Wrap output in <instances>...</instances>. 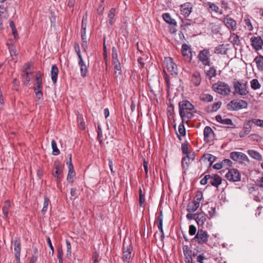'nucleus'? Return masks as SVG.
<instances>
[{
	"mask_svg": "<svg viewBox=\"0 0 263 263\" xmlns=\"http://www.w3.org/2000/svg\"><path fill=\"white\" fill-rule=\"evenodd\" d=\"M58 258L59 260V263H62L63 260H62V252L59 251L58 252Z\"/></svg>",
	"mask_w": 263,
	"mask_h": 263,
	"instance_id": "nucleus-64",
	"label": "nucleus"
},
{
	"mask_svg": "<svg viewBox=\"0 0 263 263\" xmlns=\"http://www.w3.org/2000/svg\"><path fill=\"white\" fill-rule=\"evenodd\" d=\"M228 109L231 110H238L248 107L247 102L241 99L232 100L228 104Z\"/></svg>",
	"mask_w": 263,
	"mask_h": 263,
	"instance_id": "nucleus-2",
	"label": "nucleus"
},
{
	"mask_svg": "<svg viewBox=\"0 0 263 263\" xmlns=\"http://www.w3.org/2000/svg\"><path fill=\"white\" fill-rule=\"evenodd\" d=\"M204 140L206 142H210L213 141L214 137V132L212 129L208 126H205L203 131Z\"/></svg>",
	"mask_w": 263,
	"mask_h": 263,
	"instance_id": "nucleus-12",
	"label": "nucleus"
},
{
	"mask_svg": "<svg viewBox=\"0 0 263 263\" xmlns=\"http://www.w3.org/2000/svg\"><path fill=\"white\" fill-rule=\"evenodd\" d=\"M222 162L223 167L230 166L232 165V162L229 159H224Z\"/></svg>",
	"mask_w": 263,
	"mask_h": 263,
	"instance_id": "nucleus-58",
	"label": "nucleus"
},
{
	"mask_svg": "<svg viewBox=\"0 0 263 263\" xmlns=\"http://www.w3.org/2000/svg\"><path fill=\"white\" fill-rule=\"evenodd\" d=\"M133 248L131 245L125 246V240L123 243V257L122 259L124 262H129L132 256V252Z\"/></svg>",
	"mask_w": 263,
	"mask_h": 263,
	"instance_id": "nucleus-5",
	"label": "nucleus"
},
{
	"mask_svg": "<svg viewBox=\"0 0 263 263\" xmlns=\"http://www.w3.org/2000/svg\"><path fill=\"white\" fill-rule=\"evenodd\" d=\"M14 251L16 260H20L21 252V240L18 238H15L13 240Z\"/></svg>",
	"mask_w": 263,
	"mask_h": 263,
	"instance_id": "nucleus-13",
	"label": "nucleus"
},
{
	"mask_svg": "<svg viewBox=\"0 0 263 263\" xmlns=\"http://www.w3.org/2000/svg\"><path fill=\"white\" fill-rule=\"evenodd\" d=\"M202 158L205 160H207L209 162L210 165H212L214 162V157L212 154H205L202 156Z\"/></svg>",
	"mask_w": 263,
	"mask_h": 263,
	"instance_id": "nucleus-44",
	"label": "nucleus"
},
{
	"mask_svg": "<svg viewBox=\"0 0 263 263\" xmlns=\"http://www.w3.org/2000/svg\"><path fill=\"white\" fill-rule=\"evenodd\" d=\"M74 49L76 52L77 53V54L78 56V58L79 59L82 58V56L81 53L80 46L78 44H77V43L74 44Z\"/></svg>",
	"mask_w": 263,
	"mask_h": 263,
	"instance_id": "nucleus-49",
	"label": "nucleus"
},
{
	"mask_svg": "<svg viewBox=\"0 0 263 263\" xmlns=\"http://www.w3.org/2000/svg\"><path fill=\"white\" fill-rule=\"evenodd\" d=\"M229 40L233 45H239L240 44L239 36L234 33L231 34Z\"/></svg>",
	"mask_w": 263,
	"mask_h": 263,
	"instance_id": "nucleus-31",
	"label": "nucleus"
},
{
	"mask_svg": "<svg viewBox=\"0 0 263 263\" xmlns=\"http://www.w3.org/2000/svg\"><path fill=\"white\" fill-rule=\"evenodd\" d=\"M250 85L251 88L253 90H257L259 89L261 87V85L258 80L256 79H254L250 81Z\"/></svg>",
	"mask_w": 263,
	"mask_h": 263,
	"instance_id": "nucleus-36",
	"label": "nucleus"
},
{
	"mask_svg": "<svg viewBox=\"0 0 263 263\" xmlns=\"http://www.w3.org/2000/svg\"><path fill=\"white\" fill-rule=\"evenodd\" d=\"M178 132L181 136H184L185 135V134H186L185 129L183 124L179 125V126L178 127Z\"/></svg>",
	"mask_w": 263,
	"mask_h": 263,
	"instance_id": "nucleus-54",
	"label": "nucleus"
},
{
	"mask_svg": "<svg viewBox=\"0 0 263 263\" xmlns=\"http://www.w3.org/2000/svg\"><path fill=\"white\" fill-rule=\"evenodd\" d=\"M227 49L225 48L224 45H219L216 47L215 50V53L220 54H225L226 53Z\"/></svg>",
	"mask_w": 263,
	"mask_h": 263,
	"instance_id": "nucleus-39",
	"label": "nucleus"
},
{
	"mask_svg": "<svg viewBox=\"0 0 263 263\" xmlns=\"http://www.w3.org/2000/svg\"><path fill=\"white\" fill-rule=\"evenodd\" d=\"M227 179L233 182L238 181L240 180L241 175L240 173L235 169H231L226 174Z\"/></svg>",
	"mask_w": 263,
	"mask_h": 263,
	"instance_id": "nucleus-4",
	"label": "nucleus"
},
{
	"mask_svg": "<svg viewBox=\"0 0 263 263\" xmlns=\"http://www.w3.org/2000/svg\"><path fill=\"white\" fill-rule=\"evenodd\" d=\"M194 239L199 243H202L207 240L208 235L205 231H197Z\"/></svg>",
	"mask_w": 263,
	"mask_h": 263,
	"instance_id": "nucleus-17",
	"label": "nucleus"
},
{
	"mask_svg": "<svg viewBox=\"0 0 263 263\" xmlns=\"http://www.w3.org/2000/svg\"><path fill=\"white\" fill-rule=\"evenodd\" d=\"M181 149L182 151V153L186 155H189L188 152H187V143H183L181 145Z\"/></svg>",
	"mask_w": 263,
	"mask_h": 263,
	"instance_id": "nucleus-55",
	"label": "nucleus"
},
{
	"mask_svg": "<svg viewBox=\"0 0 263 263\" xmlns=\"http://www.w3.org/2000/svg\"><path fill=\"white\" fill-rule=\"evenodd\" d=\"M230 157L234 161L241 163L248 161V157L241 152H233L230 154Z\"/></svg>",
	"mask_w": 263,
	"mask_h": 263,
	"instance_id": "nucleus-6",
	"label": "nucleus"
},
{
	"mask_svg": "<svg viewBox=\"0 0 263 263\" xmlns=\"http://www.w3.org/2000/svg\"><path fill=\"white\" fill-rule=\"evenodd\" d=\"M215 91L222 96L229 95L231 92L230 86L224 82L215 84Z\"/></svg>",
	"mask_w": 263,
	"mask_h": 263,
	"instance_id": "nucleus-3",
	"label": "nucleus"
},
{
	"mask_svg": "<svg viewBox=\"0 0 263 263\" xmlns=\"http://www.w3.org/2000/svg\"><path fill=\"white\" fill-rule=\"evenodd\" d=\"M244 27L246 29L251 31L253 30V26L252 24L250 18H249V16H246L244 20Z\"/></svg>",
	"mask_w": 263,
	"mask_h": 263,
	"instance_id": "nucleus-26",
	"label": "nucleus"
},
{
	"mask_svg": "<svg viewBox=\"0 0 263 263\" xmlns=\"http://www.w3.org/2000/svg\"><path fill=\"white\" fill-rule=\"evenodd\" d=\"M66 244L67 248V255L68 256H70L71 254V246L70 242L67 239L66 240Z\"/></svg>",
	"mask_w": 263,
	"mask_h": 263,
	"instance_id": "nucleus-51",
	"label": "nucleus"
},
{
	"mask_svg": "<svg viewBox=\"0 0 263 263\" xmlns=\"http://www.w3.org/2000/svg\"><path fill=\"white\" fill-rule=\"evenodd\" d=\"M200 99L202 101L209 102L213 100V97L211 95L204 93L200 96Z\"/></svg>",
	"mask_w": 263,
	"mask_h": 263,
	"instance_id": "nucleus-37",
	"label": "nucleus"
},
{
	"mask_svg": "<svg viewBox=\"0 0 263 263\" xmlns=\"http://www.w3.org/2000/svg\"><path fill=\"white\" fill-rule=\"evenodd\" d=\"M112 62L119 61L118 58V51L117 49L114 47L112 48Z\"/></svg>",
	"mask_w": 263,
	"mask_h": 263,
	"instance_id": "nucleus-47",
	"label": "nucleus"
},
{
	"mask_svg": "<svg viewBox=\"0 0 263 263\" xmlns=\"http://www.w3.org/2000/svg\"><path fill=\"white\" fill-rule=\"evenodd\" d=\"M191 110L180 111L179 114L181 116L182 122L187 123L189 119H192L194 115L191 112Z\"/></svg>",
	"mask_w": 263,
	"mask_h": 263,
	"instance_id": "nucleus-20",
	"label": "nucleus"
},
{
	"mask_svg": "<svg viewBox=\"0 0 263 263\" xmlns=\"http://www.w3.org/2000/svg\"><path fill=\"white\" fill-rule=\"evenodd\" d=\"M183 252L185 256V261L186 263H192V252L188 246L185 245L183 247Z\"/></svg>",
	"mask_w": 263,
	"mask_h": 263,
	"instance_id": "nucleus-14",
	"label": "nucleus"
},
{
	"mask_svg": "<svg viewBox=\"0 0 263 263\" xmlns=\"http://www.w3.org/2000/svg\"><path fill=\"white\" fill-rule=\"evenodd\" d=\"M179 111L184 110H192L194 106L189 101L183 100L179 103Z\"/></svg>",
	"mask_w": 263,
	"mask_h": 263,
	"instance_id": "nucleus-16",
	"label": "nucleus"
},
{
	"mask_svg": "<svg viewBox=\"0 0 263 263\" xmlns=\"http://www.w3.org/2000/svg\"><path fill=\"white\" fill-rule=\"evenodd\" d=\"M210 53L208 50H203L201 51L198 55V59L205 66L210 65Z\"/></svg>",
	"mask_w": 263,
	"mask_h": 263,
	"instance_id": "nucleus-10",
	"label": "nucleus"
},
{
	"mask_svg": "<svg viewBox=\"0 0 263 263\" xmlns=\"http://www.w3.org/2000/svg\"><path fill=\"white\" fill-rule=\"evenodd\" d=\"M7 45L8 47L10 55L12 57V60L14 61V62H16V58H14V57H16L17 53H16L14 45L11 41H8L7 43Z\"/></svg>",
	"mask_w": 263,
	"mask_h": 263,
	"instance_id": "nucleus-21",
	"label": "nucleus"
},
{
	"mask_svg": "<svg viewBox=\"0 0 263 263\" xmlns=\"http://www.w3.org/2000/svg\"><path fill=\"white\" fill-rule=\"evenodd\" d=\"M252 47L258 51L262 49L263 41L260 36H253L250 39Z\"/></svg>",
	"mask_w": 263,
	"mask_h": 263,
	"instance_id": "nucleus-9",
	"label": "nucleus"
},
{
	"mask_svg": "<svg viewBox=\"0 0 263 263\" xmlns=\"http://www.w3.org/2000/svg\"><path fill=\"white\" fill-rule=\"evenodd\" d=\"M11 206V204L9 201L7 200L5 201V204L3 207L2 211L4 214V218L7 219L8 216V213L9 209Z\"/></svg>",
	"mask_w": 263,
	"mask_h": 263,
	"instance_id": "nucleus-29",
	"label": "nucleus"
},
{
	"mask_svg": "<svg viewBox=\"0 0 263 263\" xmlns=\"http://www.w3.org/2000/svg\"><path fill=\"white\" fill-rule=\"evenodd\" d=\"M196 197L197 198L196 200L189 203L187 209L189 212H194L198 208L200 200L202 198L201 193H198L197 194Z\"/></svg>",
	"mask_w": 263,
	"mask_h": 263,
	"instance_id": "nucleus-8",
	"label": "nucleus"
},
{
	"mask_svg": "<svg viewBox=\"0 0 263 263\" xmlns=\"http://www.w3.org/2000/svg\"><path fill=\"white\" fill-rule=\"evenodd\" d=\"M54 169V171H53L52 175L54 177H56L57 180H58L60 179L61 174L62 173V167L60 164L55 163Z\"/></svg>",
	"mask_w": 263,
	"mask_h": 263,
	"instance_id": "nucleus-22",
	"label": "nucleus"
},
{
	"mask_svg": "<svg viewBox=\"0 0 263 263\" xmlns=\"http://www.w3.org/2000/svg\"><path fill=\"white\" fill-rule=\"evenodd\" d=\"M182 53L186 60L190 61L192 60V53L189 46L186 44L182 46Z\"/></svg>",
	"mask_w": 263,
	"mask_h": 263,
	"instance_id": "nucleus-18",
	"label": "nucleus"
},
{
	"mask_svg": "<svg viewBox=\"0 0 263 263\" xmlns=\"http://www.w3.org/2000/svg\"><path fill=\"white\" fill-rule=\"evenodd\" d=\"M192 9V4L191 3H185L180 6V11L181 14L185 17L188 16Z\"/></svg>",
	"mask_w": 263,
	"mask_h": 263,
	"instance_id": "nucleus-11",
	"label": "nucleus"
},
{
	"mask_svg": "<svg viewBox=\"0 0 263 263\" xmlns=\"http://www.w3.org/2000/svg\"><path fill=\"white\" fill-rule=\"evenodd\" d=\"M59 74V69L55 65H53L51 67V80L53 83H55L57 81V78Z\"/></svg>",
	"mask_w": 263,
	"mask_h": 263,
	"instance_id": "nucleus-24",
	"label": "nucleus"
},
{
	"mask_svg": "<svg viewBox=\"0 0 263 263\" xmlns=\"http://www.w3.org/2000/svg\"><path fill=\"white\" fill-rule=\"evenodd\" d=\"M9 25L12 29V32L14 37L16 38V36L17 35V33L14 22L13 21H11L10 22Z\"/></svg>",
	"mask_w": 263,
	"mask_h": 263,
	"instance_id": "nucleus-50",
	"label": "nucleus"
},
{
	"mask_svg": "<svg viewBox=\"0 0 263 263\" xmlns=\"http://www.w3.org/2000/svg\"><path fill=\"white\" fill-rule=\"evenodd\" d=\"M162 17L164 21L167 24L172 26H177L176 21L171 17V15L168 13L163 14Z\"/></svg>",
	"mask_w": 263,
	"mask_h": 263,
	"instance_id": "nucleus-25",
	"label": "nucleus"
},
{
	"mask_svg": "<svg viewBox=\"0 0 263 263\" xmlns=\"http://www.w3.org/2000/svg\"><path fill=\"white\" fill-rule=\"evenodd\" d=\"M49 203H50L49 199L47 197H45L44 198L43 208L42 210L43 213H44L45 212H46L47 211V210L48 209V207L49 205Z\"/></svg>",
	"mask_w": 263,
	"mask_h": 263,
	"instance_id": "nucleus-46",
	"label": "nucleus"
},
{
	"mask_svg": "<svg viewBox=\"0 0 263 263\" xmlns=\"http://www.w3.org/2000/svg\"><path fill=\"white\" fill-rule=\"evenodd\" d=\"M216 120L219 123L224 125H232L233 123L231 119L228 118L222 119L220 115L216 116Z\"/></svg>",
	"mask_w": 263,
	"mask_h": 263,
	"instance_id": "nucleus-27",
	"label": "nucleus"
},
{
	"mask_svg": "<svg viewBox=\"0 0 263 263\" xmlns=\"http://www.w3.org/2000/svg\"><path fill=\"white\" fill-rule=\"evenodd\" d=\"M116 15V9L115 8H111L108 14V25L109 26H112L113 23V20Z\"/></svg>",
	"mask_w": 263,
	"mask_h": 263,
	"instance_id": "nucleus-33",
	"label": "nucleus"
},
{
	"mask_svg": "<svg viewBox=\"0 0 263 263\" xmlns=\"http://www.w3.org/2000/svg\"><path fill=\"white\" fill-rule=\"evenodd\" d=\"M42 81H36L35 86L34 87L35 90H42Z\"/></svg>",
	"mask_w": 263,
	"mask_h": 263,
	"instance_id": "nucleus-60",
	"label": "nucleus"
},
{
	"mask_svg": "<svg viewBox=\"0 0 263 263\" xmlns=\"http://www.w3.org/2000/svg\"><path fill=\"white\" fill-rule=\"evenodd\" d=\"M51 147L52 149V154L53 155L57 156L60 154V151L57 147V143L54 140L51 141Z\"/></svg>",
	"mask_w": 263,
	"mask_h": 263,
	"instance_id": "nucleus-40",
	"label": "nucleus"
},
{
	"mask_svg": "<svg viewBox=\"0 0 263 263\" xmlns=\"http://www.w3.org/2000/svg\"><path fill=\"white\" fill-rule=\"evenodd\" d=\"M223 22L225 24V25L229 29L235 31L237 29V23L236 21L230 18L227 17L224 18Z\"/></svg>",
	"mask_w": 263,
	"mask_h": 263,
	"instance_id": "nucleus-15",
	"label": "nucleus"
},
{
	"mask_svg": "<svg viewBox=\"0 0 263 263\" xmlns=\"http://www.w3.org/2000/svg\"><path fill=\"white\" fill-rule=\"evenodd\" d=\"M36 91V96L38 99H41L42 98L43 93L42 90H37Z\"/></svg>",
	"mask_w": 263,
	"mask_h": 263,
	"instance_id": "nucleus-62",
	"label": "nucleus"
},
{
	"mask_svg": "<svg viewBox=\"0 0 263 263\" xmlns=\"http://www.w3.org/2000/svg\"><path fill=\"white\" fill-rule=\"evenodd\" d=\"M233 94L240 96H245L249 93V88L247 82L243 80H234L233 82Z\"/></svg>",
	"mask_w": 263,
	"mask_h": 263,
	"instance_id": "nucleus-1",
	"label": "nucleus"
},
{
	"mask_svg": "<svg viewBox=\"0 0 263 263\" xmlns=\"http://www.w3.org/2000/svg\"><path fill=\"white\" fill-rule=\"evenodd\" d=\"M46 239H47V243H48L49 248H50V249L52 251V252L53 253V252H54V248H53V246L52 245L50 238H49V236H47L46 237Z\"/></svg>",
	"mask_w": 263,
	"mask_h": 263,
	"instance_id": "nucleus-61",
	"label": "nucleus"
},
{
	"mask_svg": "<svg viewBox=\"0 0 263 263\" xmlns=\"http://www.w3.org/2000/svg\"><path fill=\"white\" fill-rule=\"evenodd\" d=\"M30 74H31V72H29L28 71H26L23 75V80L25 85H27L29 83L30 80V78L29 77Z\"/></svg>",
	"mask_w": 263,
	"mask_h": 263,
	"instance_id": "nucleus-42",
	"label": "nucleus"
},
{
	"mask_svg": "<svg viewBox=\"0 0 263 263\" xmlns=\"http://www.w3.org/2000/svg\"><path fill=\"white\" fill-rule=\"evenodd\" d=\"M254 61L257 65L258 70H263V57L261 55L256 57L254 59Z\"/></svg>",
	"mask_w": 263,
	"mask_h": 263,
	"instance_id": "nucleus-35",
	"label": "nucleus"
},
{
	"mask_svg": "<svg viewBox=\"0 0 263 263\" xmlns=\"http://www.w3.org/2000/svg\"><path fill=\"white\" fill-rule=\"evenodd\" d=\"M97 133H98V139L100 142L102 141V138L103 137L102 130L100 125L98 124L97 127Z\"/></svg>",
	"mask_w": 263,
	"mask_h": 263,
	"instance_id": "nucleus-53",
	"label": "nucleus"
},
{
	"mask_svg": "<svg viewBox=\"0 0 263 263\" xmlns=\"http://www.w3.org/2000/svg\"><path fill=\"white\" fill-rule=\"evenodd\" d=\"M223 167L222 162L216 163L215 164V169H220Z\"/></svg>",
	"mask_w": 263,
	"mask_h": 263,
	"instance_id": "nucleus-63",
	"label": "nucleus"
},
{
	"mask_svg": "<svg viewBox=\"0 0 263 263\" xmlns=\"http://www.w3.org/2000/svg\"><path fill=\"white\" fill-rule=\"evenodd\" d=\"M78 122L80 128L82 130L85 129V123L83 121V118L81 116H79L78 117Z\"/></svg>",
	"mask_w": 263,
	"mask_h": 263,
	"instance_id": "nucleus-48",
	"label": "nucleus"
},
{
	"mask_svg": "<svg viewBox=\"0 0 263 263\" xmlns=\"http://www.w3.org/2000/svg\"><path fill=\"white\" fill-rule=\"evenodd\" d=\"M76 173L74 170H70L68 171L67 179L68 181L72 182L73 181V178L75 176Z\"/></svg>",
	"mask_w": 263,
	"mask_h": 263,
	"instance_id": "nucleus-45",
	"label": "nucleus"
},
{
	"mask_svg": "<svg viewBox=\"0 0 263 263\" xmlns=\"http://www.w3.org/2000/svg\"><path fill=\"white\" fill-rule=\"evenodd\" d=\"M206 259V258L203 254H200L197 257V261L199 263H204L203 260Z\"/></svg>",
	"mask_w": 263,
	"mask_h": 263,
	"instance_id": "nucleus-56",
	"label": "nucleus"
},
{
	"mask_svg": "<svg viewBox=\"0 0 263 263\" xmlns=\"http://www.w3.org/2000/svg\"><path fill=\"white\" fill-rule=\"evenodd\" d=\"M86 18L85 19L84 17H83L82 21V25H81V28L82 30V31H86Z\"/></svg>",
	"mask_w": 263,
	"mask_h": 263,
	"instance_id": "nucleus-59",
	"label": "nucleus"
},
{
	"mask_svg": "<svg viewBox=\"0 0 263 263\" xmlns=\"http://www.w3.org/2000/svg\"><path fill=\"white\" fill-rule=\"evenodd\" d=\"M115 69V76L116 78L121 79L122 77V71L121 64L119 61L112 62Z\"/></svg>",
	"mask_w": 263,
	"mask_h": 263,
	"instance_id": "nucleus-23",
	"label": "nucleus"
},
{
	"mask_svg": "<svg viewBox=\"0 0 263 263\" xmlns=\"http://www.w3.org/2000/svg\"><path fill=\"white\" fill-rule=\"evenodd\" d=\"M248 154L253 159L257 160H262V157L261 155L257 151L254 150H248Z\"/></svg>",
	"mask_w": 263,
	"mask_h": 263,
	"instance_id": "nucleus-32",
	"label": "nucleus"
},
{
	"mask_svg": "<svg viewBox=\"0 0 263 263\" xmlns=\"http://www.w3.org/2000/svg\"><path fill=\"white\" fill-rule=\"evenodd\" d=\"M251 127L249 123L244 125L243 130L239 133V136L241 138L245 137L251 132Z\"/></svg>",
	"mask_w": 263,
	"mask_h": 263,
	"instance_id": "nucleus-28",
	"label": "nucleus"
},
{
	"mask_svg": "<svg viewBox=\"0 0 263 263\" xmlns=\"http://www.w3.org/2000/svg\"><path fill=\"white\" fill-rule=\"evenodd\" d=\"M78 65L80 67L81 76L82 77H85L88 72V68L83 58L79 59Z\"/></svg>",
	"mask_w": 263,
	"mask_h": 263,
	"instance_id": "nucleus-19",
	"label": "nucleus"
},
{
	"mask_svg": "<svg viewBox=\"0 0 263 263\" xmlns=\"http://www.w3.org/2000/svg\"><path fill=\"white\" fill-rule=\"evenodd\" d=\"M162 223H163V216L162 214H160L158 216L157 221H156L155 222V224L157 225V227L159 230H163Z\"/></svg>",
	"mask_w": 263,
	"mask_h": 263,
	"instance_id": "nucleus-43",
	"label": "nucleus"
},
{
	"mask_svg": "<svg viewBox=\"0 0 263 263\" xmlns=\"http://www.w3.org/2000/svg\"><path fill=\"white\" fill-rule=\"evenodd\" d=\"M221 182V178L217 175H215V186H217Z\"/></svg>",
	"mask_w": 263,
	"mask_h": 263,
	"instance_id": "nucleus-57",
	"label": "nucleus"
},
{
	"mask_svg": "<svg viewBox=\"0 0 263 263\" xmlns=\"http://www.w3.org/2000/svg\"><path fill=\"white\" fill-rule=\"evenodd\" d=\"M204 71L206 73V78L211 81L214 77V67H211L209 69H206L205 67Z\"/></svg>",
	"mask_w": 263,
	"mask_h": 263,
	"instance_id": "nucleus-38",
	"label": "nucleus"
},
{
	"mask_svg": "<svg viewBox=\"0 0 263 263\" xmlns=\"http://www.w3.org/2000/svg\"><path fill=\"white\" fill-rule=\"evenodd\" d=\"M192 82L195 86H198L201 82V78L199 73H195L192 76Z\"/></svg>",
	"mask_w": 263,
	"mask_h": 263,
	"instance_id": "nucleus-34",
	"label": "nucleus"
},
{
	"mask_svg": "<svg viewBox=\"0 0 263 263\" xmlns=\"http://www.w3.org/2000/svg\"><path fill=\"white\" fill-rule=\"evenodd\" d=\"M252 122L255 125L261 127H263V120L258 119H254L252 120Z\"/></svg>",
	"mask_w": 263,
	"mask_h": 263,
	"instance_id": "nucleus-52",
	"label": "nucleus"
},
{
	"mask_svg": "<svg viewBox=\"0 0 263 263\" xmlns=\"http://www.w3.org/2000/svg\"><path fill=\"white\" fill-rule=\"evenodd\" d=\"M190 159L191 158L189 157V155H186L185 157L182 158V165L184 168L186 169L188 168Z\"/></svg>",
	"mask_w": 263,
	"mask_h": 263,
	"instance_id": "nucleus-41",
	"label": "nucleus"
},
{
	"mask_svg": "<svg viewBox=\"0 0 263 263\" xmlns=\"http://www.w3.org/2000/svg\"><path fill=\"white\" fill-rule=\"evenodd\" d=\"M208 182L211 183L212 185H214V177L210 175H205L204 178L200 180V183L202 185H205Z\"/></svg>",
	"mask_w": 263,
	"mask_h": 263,
	"instance_id": "nucleus-30",
	"label": "nucleus"
},
{
	"mask_svg": "<svg viewBox=\"0 0 263 263\" xmlns=\"http://www.w3.org/2000/svg\"><path fill=\"white\" fill-rule=\"evenodd\" d=\"M165 62L168 71L172 74H177L178 73L177 66L174 62L173 59L170 57L166 58L165 59Z\"/></svg>",
	"mask_w": 263,
	"mask_h": 263,
	"instance_id": "nucleus-7",
	"label": "nucleus"
}]
</instances>
